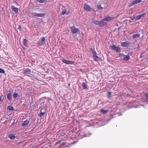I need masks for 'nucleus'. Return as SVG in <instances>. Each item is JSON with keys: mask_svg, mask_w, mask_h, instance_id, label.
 <instances>
[{"mask_svg": "<svg viewBox=\"0 0 148 148\" xmlns=\"http://www.w3.org/2000/svg\"><path fill=\"white\" fill-rule=\"evenodd\" d=\"M142 1L141 0H134L132 1V5L141 3Z\"/></svg>", "mask_w": 148, "mask_h": 148, "instance_id": "nucleus-15", "label": "nucleus"}, {"mask_svg": "<svg viewBox=\"0 0 148 148\" xmlns=\"http://www.w3.org/2000/svg\"><path fill=\"white\" fill-rule=\"evenodd\" d=\"M62 61L63 63L68 64H73L75 63V62L74 61L67 60L65 59L62 60Z\"/></svg>", "mask_w": 148, "mask_h": 148, "instance_id": "nucleus-6", "label": "nucleus"}, {"mask_svg": "<svg viewBox=\"0 0 148 148\" xmlns=\"http://www.w3.org/2000/svg\"><path fill=\"white\" fill-rule=\"evenodd\" d=\"M7 110H14V107L11 106H8L7 108Z\"/></svg>", "mask_w": 148, "mask_h": 148, "instance_id": "nucleus-20", "label": "nucleus"}, {"mask_svg": "<svg viewBox=\"0 0 148 148\" xmlns=\"http://www.w3.org/2000/svg\"><path fill=\"white\" fill-rule=\"evenodd\" d=\"M29 123V121L27 120H26L24 121L22 124L23 126H25L28 125Z\"/></svg>", "mask_w": 148, "mask_h": 148, "instance_id": "nucleus-19", "label": "nucleus"}, {"mask_svg": "<svg viewBox=\"0 0 148 148\" xmlns=\"http://www.w3.org/2000/svg\"><path fill=\"white\" fill-rule=\"evenodd\" d=\"M130 43L127 42H125L121 43L122 46L123 47H127L128 46Z\"/></svg>", "mask_w": 148, "mask_h": 148, "instance_id": "nucleus-11", "label": "nucleus"}, {"mask_svg": "<svg viewBox=\"0 0 148 148\" xmlns=\"http://www.w3.org/2000/svg\"><path fill=\"white\" fill-rule=\"evenodd\" d=\"M146 51H143L142 52L141 54H142L143 55L146 52Z\"/></svg>", "mask_w": 148, "mask_h": 148, "instance_id": "nucleus-37", "label": "nucleus"}, {"mask_svg": "<svg viewBox=\"0 0 148 148\" xmlns=\"http://www.w3.org/2000/svg\"><path fill=\"white\" fill-rule=\"evenodd\" d=\"M44 103L45 102H42V103H41L40 104V105L41 106H43V105H44Z\"/></svg>", "mask_w": 148, "mask_h": 148, "instance_id": "nucleus-38", "label": "nucleus"}, {"mask_svg": "<svg viewBox=\"0 0 148 148\" xmlns=\"http://www.w3.org/2000/svg\"><path fill=\"white\" fill-rule=\"evenodd\" d=\"M23 73L25 75L29 76L28 75L30 74L31 72V70L27 68L25 69H24L23 70Z\"/></svg>", "mask_w": 148, "mask_h": 148, "instance_id": "nucleus-4", "label": "nucleus"}, {"mask_svg": "<svg viewBox=\"0 0 148 148\" xmlns=\"http://www.w3.org/2000/svg\"><path fill=\"white\" fill-rule=\"evenodd\" d=\"M66 10L65 9H64L63 10L62 12L60 13V15H64L66 13Z\"/></svg>", "mask_w": 148, "mask_h": 148, "instance_id": "nucleus-27", "label": "nucleus"}, {"mask_svg": "<svg viewBox=\"0 0 148 148\" xmlns=\"http://www.w3.org/2000/svg\"><path fill=\"white\" fill-rule=\"evenodd\" d=\"M45 15V14L42 13L38 14L37 17H43Z\"/></svg>", "mask_w": 148, "mask_h": 148, "instance_id": "nucleus-25", "label": "nucleus"}, {"mask_svg": "<svg viewBox=\"0 0 148 148\" xmlns=\"http://www.w3.org/2000/svg\"><path fill=\"white\" fill-rule=\"evenodd\" d=\"M11 8L12 10L15 12V13L16 14L18 12V8L14 7L13 6H12Z\"/></svg>", "mask_w": 148, "mask_h": 148, "instance_id": "nucleus-13", "label": "nucleus"}, {"mask_svg": "<svg viewBox=\"0 0 148 148\" xmlns=\"http://www.w3.org/2000/svg\"><path fill=\"white\" fill-rule=\"evenodd\" d=\"M143 56V55L141 54H140V57L141 58H142Z\"/></svg>", "mask_w": 148, "mask_h": 148, "instance_id": "nucleus-39", "label": "nucleus"}, {"mask_svg": "<svg viewBox=\"0 0 148 148\" xmlns=\"http://www.w3.org/2000/svg\"><path fill=\"white\" fill-rule=\"evenodd\" d=\"M5 73V71L4 70L0 68V73Z\"/></svg>", "mask_w": 148, "mask_h": 148, "instance_id": "nucleus-31", "label": "nucleus"}, {"mask_svg": "<svg viewBox=\"0 0 148 148\" xmlns=\"http://www.w3.org/2000/svg\"><path fill=\"white\" fill-rule=\"evenodd\" d=\"M145 14V13H144L142 14L138 15L132 19V21H136V20H138L140 19L143 16L144 14Z\"/></svg>", "mask_w": 148, "mask_h": 148, "instance_id": "nucleus-5", "label": "nucleus"}, {"mask_svg": "<svg viewBox=\"0 0 148 148\" xmlns=\"http://www.w3.org/2000/svg\"><path fill=\"white\" fill-rule=\"evenodd\" d=\"M42 40V42H45V38L44 37H43L41 39Z\"/></svg>", "mask_w": 148, "mask_h": 148, "instance_id": "nucleus-36", "label": "nucleus"}, {"mask_svg": "<svg viewBox=\"0 0 148 148\" xmlns=\"http://www.w3.org/2000/svg\"><path fill=\"white\" fill-rule=\"evenodd\" d=\"M38 14L36 12H32V14L34 17H37L38 16Z\"/></svg>", "mask_w": 148, "mask_h": 148, "instance_id": "nucleus-29", "label": "nucleus"}, {"mask_svg": "<svg viewBox=\"0 0 148 148\" xmlns=\"http://www.w3.org/2000/svg\"><path fill=\"white\" fill-rule=\"evenodd\" d=\"M92 22L95 24L98 25L99 21H97L94 20L92 21Z\"/></svg>", "mask_w": 148, "mask_h": 148, "instance_id": "nucleus-26", "label": "nucleus"}, {"mask_svg": "<svg viewBox=\"0 0 148 148\" xmlns=\"http://www.w3.org/2000/svg\"><path fill=\"white\" fill-rule=\"evenodd\" d=\"M108 98H110L111 97V93L110 92H108Z\"/></svg>", "mask_w": 148, "mask_h": 148, "instance_id": "nucleus-33", "label": "nucleus"}, {"mask_svg": "<svg viewBox=\"0 0 148 148\" xmlns=\"http://www.w3.org/2000/svg\"><path fill=\"white\" fill-rule=\"evenodd\" d=\"M84 8L85 10L88 12H92L94 11V9L86 4L84 5Z\"/></svg>", "mask_w": 148, "mask_h": 148, "instance_id": "nucleus-2", "label": "nucleus"}, {"mask_svg": "<svg viewBox=\"0 0 148 148\" xmlns=\"http://www.w3.org/2000/svg\"><path fill=\"white\" fill-rule=\"evenodd\" d=\"M140 34H133L132 37L134 39L138 38L140 37Z\"/></svg>", "mask_w": 148, "mask_h": 148, "instance_id": "nucleus-14", "label": "nucleus"}, {"mask_svg": "<svg viewBox=\"0 0 148 148\" xmlns=\"http://www.w3.org/2000/svg\"><path fill=\"white\" fill-rule=\"evenodd\" d=\"M119 56L122 60L125 61H127L130 58L129 54H127L125 56L123 54L121 53L119 55Z\"/></svg>", "mask_w": 148, "mask_h": 148, "instance_id": "nucleus-1", "label": "nucleus"}, {"mask_svg": "<svg viewBox=\"0 0 148 148\" xmlns=\"http://www.w3.org/2000/svg\"><path fill=\"white\" fill-rule=\"evenodd\" d=\"M82 86L84 89H88V86L86 83L83 82L82 84Z\"/></svg>", "mask_w": 148, "mask_h": 148, "instance_id": "nucleus-12", "label": "nucleus"}, {"mask_svg": "<svg viewBox=\"0 0 148 148\" xmlns=\"http://www.w3.org/2000/svg\"><path fill=\"white\" fill-rule=\"evenodd\" d=\"M69 13H70V12H67L66 13V14H69Z\"/></svg>", "mask_w": 148, "mask_h": 148, "instance_id": "nucleus-40", "label": "nucleus"}, {"mask_svg": "<svg viewBox=\"0 0 148 148\" xmlns=\"http://www.w3.org/2000/svg\"><path fill=\"white\" fill-rule=\"evenodd\" d=\"M103 19L101 21H99L98 25L100 27H103L107 24V23L104 22Z\"/></svg>", "mask_w": 148, "mask_h": 148, "instance_id": "nucleus-9", "label": "nucleus"}, {"mask_svg": "<svg viewBox=\"0 0 148 148\" xmlns=\"http://www.w3.org/2000/svg\"><path fill=\"white\" fill-rule=\"evenodd\" d=\"M114 17H110L108 16H107L106 17L103 19V21H109L111 20H112L114 19Z\"/></svg>", "mask_w": 148, "mask_h": 148, "instance_id": "nucleus-7", "label": "nucleus"}, {"mask_svg": "<svg viewBox=\"0 0 148 148\" xmlns=\"http://www.w3.org/2000/svg\"><path fill=\"white\" fill-rule=\"evenodd\" d=\"M92 53H93V56H96L97 55V53L95 51H92Z\"/></svg>", "mask_w": 148, "mask_h": 148, "instance_id": "nucleus-34", "label": "nucleus"}, {"mask_svg": "<svg viewBox=\"0 0 148 148\" xmlns=\"http://www.w3.org/2000/svg\"><path fill=\"white\" fill-rule=\"evenodd\" d=\"M71 30L73 34L78 33L79 32V30L78 29L76 28L74 26L71 27Z\"/></svg>", "mask_w": 148, "mask_h": 148, "instance_id": "nucleus-3", "label": "nucleus"}, {"mask_svg": "<svg viewBox=\"0 0 148 148\" xmlns=\"http://www.w3.org/2000/svg\"><path fill=\"white\" fill-rule=\"evenodd\" d=\"M9 137L11 139H14L15 137L13 134H11L9 135Z\"/></svg>", "mask_w": 148, "mask_h": 148, "instance_id": "nucleus-21", "label": "nucleus"}, {"mask_svg": "<svg viewBox=\"0 0 148 148\" xmlns=\"http://www.w3.org/2000/svg\"><path fill=\"white\" fill-rule=\"evenodd\" d=\"M97 8L98 10H101L103 8L100 5H97Z\"/></svg>", "mask_w": 148, "mask_h": 148, "instance_id": "nucleus-32", "label": "nucleus"}, {"mask_svg": "<svg viewBox=\"0 0 148 148\" xmlns=\"http://www.w3.org/2000/svg\"><path fill=\"white\" fill-rule=\"evenodd\" d=\"M93 58L94 60L96 62L101 61V59L97 55L93 56Z\"/></svg>", "mask_w": 148, "mask_h": 148, "instance_id": "nucleus-10", "label": "nucleus"}, {"mask_svg": "<svg viewBox=\"0 0 148 148\" xmlns=\"http://www.w3.org/2000/svg\"><path fill=\"white\" fill-rule=\"evenodd\" d=\"M147 50H148V48L147 49L146 51H147Z\"/></svg>", "mask_w": 148, "mask_h": 148, "instance_id": "nucleus-41", "label": "nucleus"}, {"mask_svg": "<svg viewBox=\"0 0 148 148\" xmlns=\"http://www.w3.org/2000/svg\"><path fill=\"white\" fill-rule=\"evenodd\" d=\"M146 99H147L146 101H147V102H148V93H147L146 94Z\"/></svg>", "mask_w": 148, "mask_h": 148, "instance_id": "nucleus-35", "label": "nucleus"}, {"mask_svg": "<svg viewBox=\"0 0 148 148\" xmlns=\"http://www.w3.org/2000/svg\"><path fill=\"white\" fill-rule=\"evenodd\" d=\"M47 0H37V1L40 3H42L46 2Z\"/></svg>", "mask_w": 148, "mask_h": 148, "instance_id": "nucleus-22", "label": "nucleus"}, {"mask_svg": "<svg viewBox=\"0 0 148 148\" xmlns=\"http://www.w3.org/2000/svg\"><path fill=\"white\" fill-rule=\"evenodd\" d=\"M45 112H42L41 110L40 111V114L39 115V116L40 117H41L42 116H43L45 114Z\"/></svg>", "mask_w": 148, "mask_h": 148, "instance_id": "nucleus-23", "label": "nucleus"}, {"mask_svg": "<svg viewBox=\"0 0 148 148\" xmlns=\"http://www.w3.org/2000/svg\"><path fill=\"white\" fill-rule=\"evenodd\" d=\"M28 40H26V39H24L23 41V43L24 45L25 46H27L28 45Z\"/></svg>", "mask_w": 148, "mask_h": 148, "instance_id": "nucleus-17", "label": "nucleus"}, {"mask_svg": "<svg viewBox=\"0 0 148 148\" xmlns=\"http://www.w3.org/2000/svg\"><path fill=\"white\" fill-rule=\"evenodd\" d=\"M18 96V95L16 93H14L13 94V97L14 98H16Z\"/></svg>", "mask_w": 148, "mask_h": 148, "instance_id": "nucleus-30", "label": "nucleus"}, {"mask_svg": "<svg viewBox=\"0 0 148 148\" xmlns=\"http://www.w3.org/2000/svg\"><path fill=\"white\" fill-rule=\"evenodd\" d=\"M111 48L115 51L116 52L119 51L120 50V49L118 47L114 45L110 46Z\"/></svg>", "mask_w": 148, "mask_h": 148, "instance_id": "nucleus-8", "label": "nucleus"}, {"mask_svg": "<svg viewBox=\"0 0 148 148\" xmlns=\"http://www.w3.org/2000/svg\"><path fill=\"white\" fill-rule=\"evenodd\" d=\"M3 95L0 96V104H1L3 102Z\"/></svg>", "mask_w": 148, "mask_h": 148, "instance_id": "nucleus-24", "label": "nucleus"}, {"mask_svg": "<svg viewBox=\"0 0 148 148\" xmlns=\"http://www.w3.org/2000/svg\"><path fill=\"white\" fill-rule=\"evenodd\" d=\"M108 111V110H104L102 109L100 110V112H102L103 114H105L107 113Z\"/></svg>", "mask_w": 148, "mask_h": 148, "instance_id": "nucleus-18", "label": "nucleus"}, {"mask_svg": "<svg viewBox=\"0 0 148 148\" xmlns=\"http://www.w3.org/2000/svg\"><path fill=\"white\" fill-rule=\"evenodd\" d=\"M44 43V42H42L40 40L37 43V44L39 45H41L43 44Z\"/></svg>", "mask_w": 148, "mask_h": 148, "instance_id": "nucleus-28", "label": "nucleus"}, {"mask_svg": "<svg viewBox=\"0 0 148 148\" xmlns=\"http://www.w3.org/2000/svg\"><path fill=\"white\" fill-rule=\"evenodd\" d=\"M7 98L10 101L11 99V95L10 92L9 93H7Z\"/></svg>", "mask_w": 148, "mask_h": 148, "instance_id": "nucleus-16", "label": "nucleus"}]
</instances>
